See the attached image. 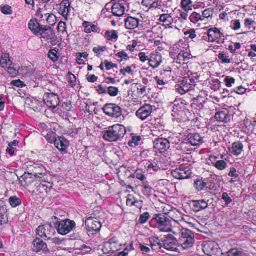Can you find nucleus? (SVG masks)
<instances>
[{"mask_svg":"<svg viewBox=\"0 0 256 256\" xmlns=\"http://www.w3.org/2000/svg\"><path fill=\"white\" fill-rule=\"evenodd\" d=\"M222 86V82L218 79H214L210 82V88L214 91L218 90Z\"/></svg>","mask_w":256,"mask_h":256,"instance_id":"50","label":"nucleus"},{"mask_svg":"<svg viewBox=\"0 0 256 256\" xmlns=\"http://www.w3.org/2000/svg\"><path fill=\"white\" fill-rule=\"evenodd\" d=\"M186 110L185 104L182 102L175 101L172 115L176 118H182L185 115Z\"/></svg>","mask_w":256,"mask_h":256,"instance_id":"17","label":"nucleus"},{"mask_svg":"<svg viewBox=\"0 0 256 256\" xmlns=\"http://www.w3.org/2000/svg\"><path fill=\"white\" fill-rule=\"evenodd\" d=\"M43 100L44 102L48 106L52 108H56L60 104L58 96L53 93L45 94Z\"/></svg>","mask_w":256,"mask_h":256,"instance_id":"18","label":"nucleus"},{"mask_svg":"<svg viewBox=\"0 0 256 256\" xmlns=\"http://www.w3.org/2000/svg\"><path fill=\"white\" fill-rule=\"evenodd\" d=\"M86 228L89 232H99L102 228V224L100 221L96 218L90 217L85 222Z\"/></svg>","mask_w":256,"mask_h":256,"instance_id":"15","label":"nucleus"},{"mask_svg":"<svg viewBox=\"0 0 256 256\" xmlns=\"http://www.w3.org/2000/svg\"><path fill=\"white\" fill-rule=\"evenodd\" d=\"M0 65L1 66L6 70L12 76H16L18 71L14 68V64L10 60L8 54H3L0 60Z\"/></svg>","mask_w":256,"mask_h":256,"instance_id":"7","label":"nucleus"},{"mask_svg":"<svg viewBox=\"0 0 256 256\" xmlns=\"http://www.w3.org/2000/svg\"><path fill=\"white\" fill-rule=\"evenodd\" d=\"M126 206H135L138 209L142 207V202L138 200L132 194H128L126 197Z\"/></svg>","mask_w":256,"mask_h":256,"instance_id":"30","label":"nucleus"},{"mask_svg":"<svg viewBox=\"0 0 256 256\" xmlns=\"http://www.w3.org/2000/svg\"><path fill=\"white\" fill-rule=\"evenodd\" d=\"M42 136H44L48 142L50 143H54L55 142V140H56L57 138L56 137V134L52 132V131H49L47 132L46 134H45L44 132H42Z\"/></svg>","mask_w":256,"mask_h":256,"instance_id":"47","label":"nucleus"},{"mask_svg":"<svg viewBox=\"0 0 256 256\" xmlns=\"http://www.w3.org/2000/svg\"><path fill=\"white\" fill-rule=\"evenodd\" d=\"M105 35L107 38V40H117L118 38L117 32L114 30H113L112 31H106Z\"/></svg>","mask_w":256,"mask_h":256,"instance_id":"52","label":"nucleus"},{"mask_svg":"<svg viewBox=\"0 0 256 256\" xmlns=\"http://www.w3.org/2000/svg\"><path fill=\"white\" fill-rule=\"evenodd\" d=\"M236 82L235 79L229 76H226L224 78V82L225 83V85L227 88H231L232 85L234 84Z\"/></svg>","mask_w":256,"mask_h":256,"instance_id":"60","label":"nucleus"},{"mask_svg":"<svg viewBox=\"0 0 256 256\" xmlns=\"http://www.w3.org/2000/svg\"><path fill=\"white\" fill-rule=\"evenodd\" d=\"M9 202L12 208H16L22 204L21 200L16 196H11L9 198Z\"/></svg>","mask_w":256,"mask_h":256,"instance_id":"53","label":"nucleus"},{"mask_svg":"<svg viewBox=\"0 0 256 256\" xmlns=\"http://www.w3.org/2000/svg\"><path fill=\"white\" fill-rule=\"evenodd\" d=\"M36 235L44 240H50L55 233V229L50 224L39 226L36 230Z\"/></svg>","mask_w":256,"mask_h":256,"instance_id":"11","label":"nucleus"},{"mask_svg":"<svg viewBox=\"0 0 256 256\" xmlns=\"http://www.w3.org/2000/svg\"><path fill=\"white\" fill-rule=\"evenodd\" d=\"M205 34L206 36H204L202 37V40L217 44L224 43V34L217 28L214 27L209 28Z\"/></svg>","mask_w":256,"mask_h":256,"instance_id":"4","label":"nucleus"},{"mask_svg":"<svg viewBox=\"0 0 256 256\" xmlns=\"http://www.w3.org/2000/svg\"><path fill=\"white\" fill-rule=\"evenodd\" d=\"M141 140L140 136H133L132 140L128 142V145L131 147L136 146L139 144Z\"/></svg>","mask_w":256,"mask_h":256,"instance_id":"56","label":"nucleus"},{"mask_svg":"<svg viewBox=\"0 0 256 256\" xmlns=\"http://www.w3.org/2000/svg\"><path fill=\"white\" fill-rule=\"evenodd\" d=\"M228 256H248L247 254L241 248H232L227 252Z\"/></svg>","mask_w":256,"mask_h":256,"instance_id":"40","label":"nucleus"},{"mask_svg":"<svg viewBox=\"0 0 256 256\" xmlns=\"http://www.w3.org/2000/svg\"><path fill=\"white\" fill-rule=\"evenodd\" d=\"M42 12V10H38L36 12L37 16L42 19V20H46L48 24L50 26H54L56 23V17L54 16L52 14H44Z\"/></svg>","mask_w":256,"mask_h":256,"instance_id":"25","label":"nucleus"},{"mask_svg":"<svg viewBox=\"0 0 256 256\" xmlns=\"http://www.w3.org/2000/svg\"><path fill=\"white\" fill-rule=\"evenodd\" d=\"M28 171L19 178L20 182L23 186H28L34 179H44L46 176L45 170L41 164L34 163L28 166Z\"/></svg>","mask_w":256,"mask_h":256,"instance_id":"1","label":"nucleus"},{"mask_svg":"<svg viewBox=\"0 0 256 256\" xmlns=\"http://www.w3.org/2000/svg\"><path fill=\"white\" fill-rule=\"evenodd\" d=\"M134 250V248L132 244L128 246L122 252L116 254L114 256H126L128 255L129 252L132 251Z\"/></svg>","mask_w":256,"mask_h":256,"instance_id":"57","label":"nucleus"},{"mask_svg":"<svg viewBox=\"0 0 256 256\" xmlns=\"http://www.w3.org/2000/svg\"><path fill=\"white\" fill-rule=\"evenodd\" d=\"M38 35L41 36V38L50 42L52 45L56 44L57 37L53 30L51 28H42Z\"/></svg>","mask_w":256,"mask_h":256,"instance_id":"16","label":"nucleus"},{"mask_svg":"<svg viewBox=\"0 0 256 256\" xmlns=\"http://www.w3.org/2000/svg\"><path fill=\"white\" fill-rule=\"evenodd\" d=\"M190 58V55L188 52H181L176 56V62L180 64L187 63Z\"/></svg>","mask_w":256,"mask_h":256,"instance_id":"37","label":"nucleus"},{"mask_svg":"<svg viewBox=\"0 0 256 256\" xmlns=\"http://www.w3.org/2000/svg\"><path fill=\"white\" fill-rule=\"evenodd\" d=\"M171 174L176 179L184 180L190 177L192 172L188 166H180L178 168L172 170Z\"/></svg>","mask_w":256,"mask_h":256,"instance_id":"13","label":"nucleus"},{"mask_svg":"<svg viewBox=\"0 0 256 256\" xmlns=\"http://www.w3.org/2000/svg\"><path fill=\"white\" fill-rule=\"evenodd\" d=\"M194 237L189 238L186 239H182L178 241L180 248L183 250H187L192 248L194 242Z\"/></svg>","mask_w":256,"mask_h":256,"instance_id":"31","label":"nucleus"},{"mask_svg":"<svg viewBox=\"0 0 256 256\" xmlns=\"http://www.w3.org/2000/svg\"><path fill=\"white\" fill-rule=\"evenodd\" d=\"M104 112L107 116L118 118L122 114L121 108L114 104H107L102 108Z\"/></svg>","mask_w":256,"mask_h":256,"instance_id":"12","label":"nucleus"},{"mask_svg":"<svg viewBox=\"0 0 256 256\" xmlns=\"http://www.w3.org/2000/svg\"><path fill=\"white\" fill-rule=\"evenodd\" d=\"M8 222V216L6 210L4 208H0V224H3Z\"/></svg>","mask_w":256,"mask_h":256,"instance_id":"54","label":"nucleus"},{"mask_svg":"<svg viewBox=\"0 0 256 256\" xmlns=\"http://www.w3.org/2000/svg\"><path fill=\"white\" fill-rule=\"evenodd\" d=\"M122 244L116 237H112L104 242L102 250L105 254L114 253L120 250Z\"/></svg>","mask_w":256,"mask_h":256,"instance_id":"6","label":"nucleus"},{"mask_svg":"<svg viewBox=\"0 0 256 256\" xmlns=\"http://www.w3.org/2000/svg\"><path fill=\"white\" fill-rule=\"evenodd\" d=\"M153 220H155L156 227L159 230L163 232H171L174 225L171 224L170 220L162 214H156L154 216Z\"/></svg>","mask_w":256,"mask_h":256,"instance_id":"3","label":"nucleus"},{"mask_svg":"<svg viewBox=\"0 0 256 256\" xmlns=\"http://www.w3.org/2000/svg\"><path fill=\"white\" fill-rule=\"evenodd\" d=\"M188 142L191 146H198L204 142L203 138L197 133L190 134L188 136Z\"/></svg>","mask_w":256,"mask_h":256,"instance_id":"27","label":"nucleus"},{"mask_svg":"<svg viewBox=\"0 0 256 256\" xmlns=\"http://www.w3.org/2000/svg\"><path fill=\"white\" fill-rule=\"evenodd\" d=\"M126 133L124 126L117 124L110 126L105 132L104 138L108 142H116L124 137Z\"/></svg>","mask_w":256,"mask_h":256,"instance_id":"2","label":"nucleus"},{"mask_svg":"<svg viewBox=\"0 0 256 256\" xmlns=\"http://www.w3.org/2000/svg\"><path fill=\"white\" fill-rule=\"evenodd\" d=\"M191 206L194 212H198L202 210L206 209L208 207V204L204 200H192L191 202Z\"/></svg>","mask_w":256,"mask_h":256,"instance_id":"23","label":"nucleus"},{"mask_svg":"<svg viewBox=\"0 0 256 256\" xmlns=\"http://www.w3.org/2000/svg\"><path fill=\"white\" fill-rule=\"evenodd\" d=\"M181 6L186 12L191 10H192V2L191 0H182Z\"/></svg>","mask_w":256,"mask_h":256,"instance_id":"48","label":"nucleus"},{"mask_svg":"<svg viewBox=\"0 0 256 256\" xmlns=\"http://www.w3.org/2000/svg\"><path fill=\"white\" fill-rule=\"evenodd\" d=\"M76 226V222L69 219L58 222L56 224L58 232L62 236H65L69 234L74 230Z\"/></svg>","mask_w":256,"mask_h":256,"instance_id":"5","label":"nucleus"},{"mask_svg":"<svg viewBox=\"0 0 256 256\" xmlns=\"http://www.w3.org/2000/svg\"><path fill=\"white\" fill-rule=\"evenodd\" d=\"M189 19L193 24H196L200 21H204L202 15L196 12H193L190 16Z\"/></svg>","mask_w":256,"mask_h":256,"instance_id":"43","label":"nucleus"},{"mask_svg":"<svg viewBox=\"0 0 256 256\" xmlns=\"http://www.w3.org/2000/svg\"><path fill=\"white\" fill-rule=\"evenodd\" d=\"M190 144L188 142H182L178 146V149L180 150L183 153L188 154L191 152Z\"/></svg>","mask_w":256,"mask_h":256,"instance_id":"49","label":"nucleus"},{"mask_svg":"<svg viewBox=\"0 0 256 256\" xmlns=\"http://www.w3.org/2000/svg\"><path fill=\"white\" fill-rule=\"evenodd\" d=\"M215 118L218 122L228 123L230 120V115L228 110H224L216 112Z\"/></svg>","mask_w":256,"mask_h":256,"instance_id":"26","label":"nucleus"},{"mask_svg":"<svg viewBox=\"0 0 256 256\" xmlns=\"http://www.w3.org/2000/svg\"><path fill=\"white\" fill-rule=\"evenodd\" d=\"M194 187L198 191L204 190L207 188V183L202 180H196L194 182Z\"/></svg>","mask_w":256,"mask_h":256,"instance_id":"42","label":"nucleus"},{"mask_svg":"<svg viewBox=\"0 0 256 256\" xmlns=\"http://www.w3.org/2000/svg\"><path fill=\"white\" fill-rule=\"evenodd\" d=\"M146 168L148 171L150 172H157L161 170H164L160 162H154L148 164Z\"/></svg>","mask_w":256,"mask_h":256,"instance_id":"33","label":"nucleus"},{"mask_svg":"<svg viewBox=\"0 0 256 256\" xmlns=\"http://www.w3.org/2000/svg\"><path fill=\"white\" fill-rule=\"evenodd\" d=\"M149 241L150 244L152 248L154 250H160L162 247V244L160 242L158 238L152 236L149 238Z\"/></svg>","mask_w":256,"mask_h":256,"instance_id":"38","label":"nucleus"},{"mask_svg":"<svg viewBox=\"0 0 256 256\" xmlns=\"http://www.w3.org/2000/svg\"><path fill=\"white\" fill-rule=\"evenodd\" d=\"M172 233L176 237L179 236L178 241L182 240V238L186 239L194 237V235L192 231L187 228H183L177 222H174Z\"/></svg>","mask_w":256,"mask_h":256,"instance_id":"8","label":"nucleus"},{"mask_svg":"<svg viewBox=\"0 0 256 256\" xmlns=\"http://www.w3.org/2000/svg\"><path fill=\"white\" fill-rule=\"evenodd\" d=\"M119 92L118 88L114 86H109L108 88L107 93L111 96L115 97L118 96Z\"/></svg>","mask_w":256,"mask_h":256,"instance_id":"59","label":"nucleus"},{"mask_svg":"<svg viewBox=\"0 0 256 256\" xmlns=\"http://www.w3.org/2000/svg\"><path fill=\"white\" fill-rule=\"evenodd\" d=\"M230 27L234 31H238L240 29L241 23L239 20H232L230 22Z\"/></svg>","mask_w":256,"mask_h":256,"instance_id":"51","label":"nucleus"},{"mask_svg":"<svg viewBox=\"0 0 256 256\" xmlns=\"http://www.w3.org/2000/svg\"><path fill=\"white\" fill-rule=\"evenodd\" d=\"M154 150L156 152L163 154L170 148V141L165 138H158L154 141Z\"/></svg>","mask_w":256,"mask_h":256,"instance_id":"14","label":"nucleus"},{"mask_svg":"<svg viewBox=\"0 0 256 256\" xmlns=\"http://www.w3.org/2000/svg\"><path fill=\"white\" fill-rule=\"evenodd\" d=\"M126 10V8L121 3H114L112 8V14L118 17L122 16Z\"/></svg>","mask_w":256,"mask_h":256,"instance_id":"29","label":"nucleus"},{"mask_svg":"<svg viewBox=\"0 0 256 256\" xmlns=\"http://www.w3.org/2000/svg\"><path fill=\"white\" fill-rule=\"evenodd\" d=\"M185 36H187L188 38L194 39L196 38V34L194 29H190L184 32Z\"/></svg>","mask_w":256,"mask_h":256,"instance_id":"63","label":"nucleus"},{"mask_svg":"<svg viewBox=\"0 0 256 256\" xmlns=\"http://www.w3.org/2000/svg\"><path fill=\"white\" fill-rule=\"evenodd\" d=\"M218 58L223 64H228L231 62L230 54L225 52H220L218 55Z\"/></svg>","mask_w":256,"mask_h":256,"instance_id":"44","label":"nucleus"},{"mask_svg":"<svg viewBox=\"0 0 256 256\" xmlns=\"http://www.w3.org/2000/svg\"><path fill=\"white\" fill-rule=\"evenodd\" d=\"M56 147L60 152H66V150L70 145L68 140L63 137L58 136L54 142Z\"/></svg>","mask_w":256,"mask_h":256,"instance_id":"22","label":"nucleus"},{"mask_svg":"<svg viewBox=\"0 0 256 256\" xmlns=\"http://www.w3.org/2000/svg\"><path fill=\"white\" fill-rule=\"evenodd\" d=\"M216 244L212 242H206L202 244L204 252L207 255H211L215 250Z\"/></svg>","mask_w":256,"mask_h":256,"instance_id":"36","label":"nucleus"},{"mask_svg":"<svg viewBox=\"0 0 256 256\" xmlns=\"http://www.w3.org/2000/svg\"><path fill=\"white\" fill-rule=\"evenodd\" d=\"M159 20L166 26L171 27L173 22V18L169 14H162L160 16Z\"/></svg>","mask_w":256,"mask_h":256,"instance_id":"39","label":"nucleus"},{"mask_svg":"<svg viewBox=\"0 0 256 256\" xmlns=\"http://www.w3.org/2000/svg\"><path fill=\"white\" fill-rule=\"evenodd\" d=\"M140 20L132 16H128L124 20L125 26L128 30H134L138 26Z\"/></svg>","mask_w":256,"mask_h":256,"instance_id":"28","label":"nucleus"},{"mask_svg":"<svg viewBox=\"0 0 256 256\" xmlns=\"http://www.w3.org/2000/svg\"><path fill=\"white\" fill-rule=\"evenodd\" d=\"M33 244V250L36 252H38L42 250H44L46 248V244L38 238H36L34 240Z\"/></svg>","mask_w":256,"mask_h":256,"instance_id":"35","label":"nucleus"},{"mask_svg":"<svg viewBox=\"0 0 256 256\" xmlns=\"http://www.w3.org/2000/svg\"><path fill=\"white\" fill-rule=\"evenodd\" d=\"M163 243L164 248L166 250L171 252H178L180 248L178 240L173 234H170L166 236Z\"/></svg>","mask_w":256,"mask_h":256,"instance_id":"9","label":"nucleus"},{"mask_svg":"<svg viewBox=\"0 0 256 256\" xmlns=\"http://www.w3.org/2000/svg\"><path fill=\"white\" fill-rule=\"evenodd\" d=\"M58 30L59 32L62 33L63 34H67L66 25V22L62 21L60 22L58 24Z\"/></svg>","mask_w":256,"mask_h":256,"instance_id":"61","label":"nucleus"},{"mask_svg":"<svg viewBox=\"0 0 256 256\" xmlns=\"http://www.w3.org/2000/svg\"><path fill=\"white\" fill-rule=\"evenodd\" d=\"M229 151L232 155L239 156L244 151V145L240 142H236L229 148Z\"/></svg>","mask_w":256,"mask_h":256,"instance_id":"24","label":"nucleus"},{"mask_svg":"<svg viewBox=\"0 0 256 256\" xmlns=\"http://www.w3.org/2000/svg\"><path fill=\"white\" fill-rule=\"evenodd\" d=\"M132 177L140 180L142 182L146 180V176L144 174V172L140 169L136 170L132 175Z\"/></svg>","mask_w":256,"mask_h":256,"instance_id":"41","label":"nucleus"},{"mask_svg":"<svg viewBox=\"0 0 256 256\" xmlns=\"http://www.w3.org/2000/svg\"><path fill=\"white\" fill-rule=\"evenodd\" d=\"M228 166L227 163L223 160H218L214 167L219 170H225Z\"/></svg>","mask_w":256,"mask_h":256,"instance_id":"55","label":"nucleus"},{"mask_svg":"<svg viewBox=\"0 0 256 256\" xmlns=\"http://www.w3.org/2000/svg\"><path fill=\"white\" fill-rule=\"evenodd\" d=\"M142 186L144 189L142 192L145 196H150L152 194V188L150 186L149 183L146 180L142 182Z\"/></svg>","mask_w":256,"mask_h":256,"instance_id":"45","label":"nucleus"},{"mask_svg":"<svg viewBox=\"0 0 256 256\" xmlns=\"http://www.w3.org/2000/svg\"><path fill=\"white\" fill-rule=\"evenodd\" d=\"M194 83V81L193 79L184 77L179 84L176 86V90L180 94H184L192 90Z\"/></svg>","mask_w":256,"mask_h":256,"instance_id":"10","label":"nucleus"},{"mask_svg":"<svg viewBox=\"0 0 256 256\" xmlns=\"http://www.w3.org/2000/svg\"><path fill=\"white\" fill-rule=\"evenodd\" d=\"M162 56L158 52H154L150 54L148 64L153 69L158 68L162 62Z\"/></svg>","mask_w":256,"mask_h":256,"instance_id":"20","label":"nucleus"},{"mask_svg":"<svg viewBox=\"0 0 256 256\" xmlns=\"http://www.w3.org/2000/svg\"><path fill=\"white\" fill-rule=\"evenodd\" d=\"M28 28L36 35H38V34L42 28L36 20H32L29 22Z\"/></svg>","mask_w":256,"mask_h":256,"instance_id":"34","label":"nucleus"},{"mask_svg":"<svg viewBox=\"0 0 256 256\" xmlns=\"http://www.w3.org/2000/svg\"><path fill=\"white\" fill-rule=\"evenodd\" d=\"M150 218V214L148 212H144L142 214H140L139 220H138V222L140 224H144L146 223L148 220Z\"/></svg>","mask_w":256,"mask_h":256,"instance_id":"58","label":"nucleus"},{"mask_svg":"<svg viewBox=\"0 0 256 256\" xmlns=\"http://www.w3.org/2000/svg\"><path fill=\"white\" fill-rule=\"evenodd\" d=\"M213 10L211 8H208L204 10L202 13V18L204 21L206 19L210 17H212L213 15Z\"/></svg>","mask_w":256,"mask_h":256,"instance_id":"62","label":"nucleus"},{"mask_svg":"<svg viewBox=\"0 0 256 256\" xmlns=\"http://www.w3.org/2000/svg\"><path fill=\"white\" fill-rule=\"evenodd\" d=\"M48 56L54 62H57L60 58V56L56 48L50 50L48 52Z\"/></svg>","mask_w":256,"mask_h":256,"instance_id":"46","label":"nucleus"},{"mask_svg":"<svg viewBox=\"0 0 256 256\" xmlns=\"http://www.w3.org/2000/svg\"><path fill=\"white\" fill-rule=\"evenodd\" d=\"M84 28V32L86 34H90L92 32L100 33V28L96 25L90 24V22L84 21L82 24Z\"/></svg>","mask_w":256,"mask_h":256,"instance_id":"32","label":"nucleus"},{"mask_svg":"<svg viewBox=\"0 0 256 256\" xmlns=\"http://www.w3.org/2000/svg\"><path fill=\"white\" fill-rule=\"evenodd\" d=\"M152 112V106L150 104H146L138 110L136 116L142 120H144L150 116Z\"/></svg>","mask_w":256,"mask_h":256,"instance_id":"19","label":"nucleus"},{"mask_svg":"<svg viewBox=\"0 0 256 256\" xmlns=\"http://www.w3.org/2000/svg\"><path fill=\"white\" fill-rule=\"evenodd\" d=\"M70 4L68 0H64L59 5L58 13L62 16L66 20H68L70 10Z\"/></svg>","mask_w":256,"mask_h":256,"instance_id":"21","label":"nucleus"},{"mask_svg":"<svg viewBox=\"0 0 256 256\" xmlns=\"http://www.w3.org/2000/svg\"><path fill=\"white\" fill-rule=\"evenodd\" d=\"M194 104H196L199 108V110L203 108L204 104L205 103V100L204 98L202 97L198 98L194 100Z\"/></svg>","mask_w":256,"mask_h":256,"instance_id":"64","label":"nucleus"}]
</instances>
